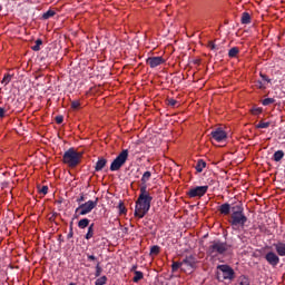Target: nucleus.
I'll use <instances>...</instances> for the list:
<instances>
[{"label": "nucleus", "instance_id": "nucleus-1", "mask_svg": "<svg viewBox=\"0 0 285 285\" xmlns=\"http://www.w3.org/2000/svg\"><path fill=\"white\" fill-rule=\"evenodd\" d=\"M150 204H153V196L148 191V186H140V194L136 200V207L134 215L138 217V219H144L146 215H148V210H150Z\"/></svg>", "mask_w": 285, "mask_h": 285}, {"label": "nucleus", "instance_id": "nucleus-2", "mask_svg": "<svg viewBox=\"0 0 285 285\" xmlns=\"http://www.w3.org/2000/svg\"><path fill=\"white\" fill-rule=\"evenodd\" d=\"M83 153L76 151L75 148H69L62 156V161L69 166V168H77L81 164Z\"/></svg>", "mask_w": 285, "mask_h": 285}, {"label": "nucleus", "instance_id": "nucleus-3", "mask_svg": "<svg viewBox=\"0 0 285 285\" xmlns=\"http://www.w3.org/2000/svg\"><path fill=\"white\" fill-rule=\"evenodd\" d=\"M228 252V244L222 240H214L207 248V255L209 257H219V255H226Z\"/></svg>", "mask_w": 285, "mask_h": 285}, {"label": "nucleus", "instance_id": "nucleus-4", "mask_svg": "<svg viewBox=\"0 0 285 285\" xmlns=\"http://www.w3.org/2000/svg\"><path fill=\"white\" fill-rule=\"evenodd\" d=\"M98 204H99V198H96L95 200H88L83 204H80L75 210L76 219H78V217H83V216L92 213V210H95V208H97Z\"/></svg>", "mask_w": 285, "mask_h": 285}, {"label": "nucleus", "instance_id": "nucleus-5", "mask_svg": "<svg viewBox=\"0 0 285 285\" xmlns=\"http://www.w3.org/2000/svg\"><path fill=\"white\" fill-rule=\"evenodd\" d=\"M216 275L219 282L235 279V269L229 265H218Z\"/></svg>", "mask_w": 285, "mask_h": 285}, {"label": "nucleus", "instance_id": "nucleus-6", "mask_svg": "<svg viewBox=\"0 0 285 285\" xmlns=\"http://www.w3.org/2000/svg\"><path fill=\"white\" fill-rule=\"evenodd\" d=\"M128 161V149H124L111 163L109 170L116 173L121 170V167Z\"/></svg>", "mask_w": 285, "mask_h": 285}, {"label": "nucleus", "instance_id": "nucleus-7", "mask_svg": "<svg viewBox=\"0 0 285 285\" xmlns=\"http://www.w3.org/2000/svg\"><path fill=\"white\" fill-rule=\"evenodd\" d=\"M246 222H248V217H246V214H244V212L240 214L230 215V226H242L244 228V226H246Z\"/></svg>", "mask_w": 285, "mask_h": 285}, {"label": "nucleus", "instance_id": "nucleus-8", "mask_svg": "<svg viewBox=\"0 0 285 285\" xmlns=\"http://www.w3.org/2000/svg\"><path fill=\"white\" fill-rule=\"evenodd\" d=\"M206 193H208V186H197V187H194V188H190L188 191H187V196L190 198V199H195V197H204V195H206Z\"/></svg>", "mask_w": 285, "mask_h": 285}, {"label": "nucleus", "instance_id": "nucleus-9", "mask_svg": "<svg viewBox=\"0 0 285 285\" xmlns=\"http://www.w3.org/2000/svg\"><path fill=\"white\" fill-rule=\"evenodd\" d=\"M212 138H214L215 141L218 144H222V141H226L228 139V134L224 131L222 128H216L210 132Z\"/></svg>", "mask_w": 285, "mask_h": 285}, {"label": "nucleus", "instance_id": "nucleus-10", "mask_svg": "<svg viewBox=\"0 0 285 285\" xmlns=\"http://www.w3.org/2000/svg\"><path fill=\"white\" fill-rule=\"evenodd\" d=\"M265 261L267 262V264H269V266H272L273 268H276L279 265V256L277 254H275V252H268L265 255Z\"/></svg>", "mask_w": 285, "mask_h": 285}, {"label": "nucleus", "instance_id": "nucleus-11", "mask_svg": "<svg viewBox=\"0 0 285 285\" xmlns=\"http://www.w3.org/2000/svg\"><path fill=\"white\" fill-rule=\"evenodd\" d=\"M183 268H189L190 271H193V268H195V266H197V258H195V256L189 255L186 256L183 261Z\"/></svg>", "mask_w": 285, "mask_h": 285}, {"label": "nucleus", "instance_id": "nucleus-12", "mask_svg": "<svg viewBox=\"0 0 285 285\" xmlns=\"http://www.w3.org/2000/svg\"><path fill=\"white\" fill-rule=\"evenodd\" d=\"M164 58L161 56H157V57H149L146 60V63L150 67V68H157V66H161V63H164Z\"/></svg>", "mask_w": 285, "mask_h": 285}, {"label": "nucleus", "instance_id": "nucleus-13", "mask_svg": "<svg viewBox=\"0 0 285 285\" xmlns=\"http://www.w3.org/2000/svg\"><path fill=\"white\" fill-rule=\"evenodd\" d=\"M230 213H232V215H239V214L244 213V204L239 200L232 203Z\"/></svg>", "mask_w": 285, "mask_h": 285}, {"label": "nucleus", "instance_id": "nucleus-14", "mask_svg": "<svg viewBox=\"0 0 285 285\" xmlns=\"http://www.w3.org/2000/svg\"><path fill=\"white\" fill-rule=\"evenodd\" d=\"M273 246L278 257H285V242L278 240L277 243H274Z\"/></svg>", "mask_w": 285, "mask_h": 285}, {"label": "nucleus", "instance_id": "nucleus-15", "mask_svg": "<svg viewBox=\"0 0 285 285\" xmlns=\"http://www.w3.org/2000/svg\"><path fill=\"white\" fill-rule=\"evenodd\" d=\"M108 164V160L104 157L98 158L96 166H95V170L96 173H101V170H104V168H106V165Z\"/></svg>", "mask_w": 285, "mask_h": 285}, {"label": "nucleus", "instance_id": "nucleus-16", "mask_svg": "<svg viewBox=\"0 0 285 285\" xmlns=\"http://www.w3.org/2000/svg\"><path fill=\"white\" fill-rule=\"evenodd\" d=\"M230 210H232V204H228V203H225L218 207V213H220V215H224L225 217L230 215Z\"/></svg>", "mask_w": 285, "mask_h": 285}, {"label": "nucleus", "instance_id": "nucleus-17", "mask_svg": "<svg viewBox=\"0 0 285 285\" xmlns=\"http://www.w3.org/2000/svg\"><path fill=\"white\" fill-rule=\"evenodd\" d=\"M95 237V224H90L88 226L87 234L85 235V239L90 240Z\"/></svg>", "mask_w": 285, "mask_h": 285}, {"label": "nucleus", "instance_id": "nucleus-18", "mask_svg": "<svg viewBox=\"0 0 285 285\" xmlns=\"http://www.w3.org/2000/svg\"><path fill=\"white\" fill-rule=\"evenodd\" d=\"M150 177H153V173H150V171H145V173L142 174L141 179H140L141 186H147L146 184H148V181H150Z\"/></svg>", "mask_w": 285, "mask_h": 285}, {"label": "nucleus", "instance_id": "nucleus-19", "mask_svg": "<svg viewBox=\"0 0 285 285\" xmlns=\"http://www.w3.org/2000/svg\"><path fill=\"white\" fill-rule=\"evenodd\" d=\"M90 226V219L88 218H82L78 222V228L83 230L85 228H88Z\"/></svg>", "mask_w": 285, "mask_h": 285}, {"label": "nucleus", "instance_id": "nucleus-20", "mask_svg": "<svg viewBox=\"0 0 285 285\" xmlns=\"http://www.w3.org/2000/svg\"><path fill=\"white\" fill-rule=\"evenodd\" d=\"M238 55H239V48L238 47H233L228 51L229 59H237Z\"/></svg>", "mask_w": 285, "mask_h": 285}, {"label": "nucleus", "instance_id": "nucleus-21", "mask_svg": "<svg viewBox=\"0 0 285 285\" xmlns=\"http://www.w3.org/2000/svg\"><path fill=\"white\" fill-rule=\"evenodd\" d=\"M240 23L248 26V23H250V13L244 12L240 18Z\"/></svg>", "mask_w": 285, "mask_h": 285}, {"label": "nucleus", "instance_id": "nucleus-22", "mask_svg": "<svg viewBox=\"0 0 285 285\" xmlns=\"http://www.w3.org/2000/svg\"><path fill=\"white\" fill-rule=\"evenodd\" d=\"M195 168L198 173H204V168H206V161H204V159H199Z\"/></svg>", "mask_w": 285, "mask_h": 285}, {"label": "nucleus", "instance_id": "nucleus-23", "mask_svg": "<svg viewBox=\"0 0 285 285\" xmlns=\"http://www.w3.org/2000/svg\"><path fill=\"white\" fill-rule=\"evenodd\" d=\"M274 161H281L284 159V150H277L273 155Z\"/></svg>", "mask_w": 285, "mask_h": 285}, {"label": "nucleus", "instance_id": "nucleus-24", "mask_svg": "<svg viewBox=\"0 0 285 285\" xmlns=\"http://www.w3.org/2000/svg\"><path fill=\"white\" fill-rule=\"evenodd\" d=\"M41 46H43V40L37 39L36 45L31 47V50H33V52H39V50H41Z\"/></svg>", "mask_w": 285, "mask_h": 285}, {"label": "nucleus", "instance_id": "nucleus-25", "mask_svg": "<svg viewBox=\"0 0 285 285\" xmlns=\"http://www.w3.org/2000/svg\"><path fill=\"white\" fill-rule=\"evenodd\" d=\"M236 285H250V281L246 276H239Z\"/></svg>", "mask_w": 285, "mask_h": 285}, {"label": "nucleus", "instance_id": "nucleus-26", "mask_svg": "<svg viewBox=\"0 0 285 285\" xmlns=\"http://www.w3.org/2000/svg\"><path fill=\"white\" fill-rule=\"evenodd\" d=\"M55 14H57V12H55V10L49 9L47 12L42 14V19L45 21H48V19H51V17H55Z\"/></svg>", "mask_w": 285, "mask_h": 285}, {"label": "nucleus", "instance_id": "nucleus-27", "mask_svg": "<svg viewBox=\"0 0 285 285\" xmlns=\"http://www.w3.org/2000/svg\"><path fill=\"white\" fill-rule=\"evenodd\" d=\"M140 279H144V273L139 271H135V276L132 278V282L137 284L138 282H140Z\"/></svg>", "mask_w": 285, "mask_h": 285}, {"label": "nucleus", "instance_id": "nucleus-28", "mask_svg": "<svg viewBox=\"0 0 285 285\" xmlns=\"http://www.w3.org/2000/svg\"><path fill=\"white\" fill-rule=\"evenodd\" d=\"M179 268L184 269V265L181 262H174L171 265V271L173 273H177L179 271Z\"/></svg>", "mask_w": 285, "mask_h": 285}, {"label": "nucleus", "instance_id": "nucleus-29", "mask_svg": "<svg viewBox=\"0 0 285 285\" xmlns=\"http://www.w3.org/2000/svg\"><path fill=\"white\" fill-rule=\"evenodd\" d=\"M161 250V247L159 245H154L150 247V255H158Z\"/></svg>", "mask_w": 285, "mask_h": 285}, {"label": "nucleus", "instance_id": "nucleus-30", "mask_svg": "<svg viewBox=\"0 0 285 285\" xmlns=\"http://www.w3.org/2000/svg\"><path fill=\"white\" fill-rule=\"evenodd\" d=\"M10 110V106L6 105L4 107H0V119H3L6 117V112Z\"/></svg>", "mask_w": 285, "mask_h": 285}, {"label": "nucleus", "instance_id": "nucleus-31", "mask_svg": "<svg viewBox=\"0 0 285 285\" xmlns=\"http://www.w3.org/2000/svg\"><path fill=\"white\" fill-rule=\"evenodd\" d=\"M118 210H119V215H126L127 209H126V206L124 205V202H120L118 204Z\"/></svg>", "mask_w": 285, "mask_h": 285}, {"label": "nucleus", "instance_id": "nucleus-32", "mask_svg": "<svg viewBox=\"0 0 285 285\" xmlns=\"http://www.w3.org/2000/svg\"><path fill=\"white\" fill-rule=\"evenodd\" d=\"M108 282V277L107 276H101L99 277L96 282L95 285H105Z\"/></svg>", "mask_w": 285, "mask_h": 285}, {"label": "nucleus", "instance_id": "nucleus-33", "mask_svg": "<svg viewBox=\"0 0 285 285\" xmlns=\"http://www.w3.org/2000/svg\"><path fill=\"white\" fill-rule=\"evenodd\" d=\"M10 81H12V76L10 73L4 75V77L2 79V83H4V86H8V83H10Z\"/></svg>", "mask_w": 285, "mask_h": 285}, {"label": "nucleus", "instance_id": "nucleus-34", "mask_svg": "<svg viewBox=\"0 0 285 285\" xmlns=\"http://www.w3.org/2000/svg\"><path fill=\"white\" fill-rule=\"evenodd\" d=\"M71 108L72 110H79V108H81V102L79 100L71 101Z\"/></svg>", "mask_w": 285, "mask_h": 285}, {"label": "nucleus", "instance_id": "nucleus-35", "mask_svg": "<svg viewBox=\"0 0 285 285\" xmlns=\"http://www.w3.org/2000/svg\"><path fill=\"white\" fill-rule=\"evenodd\" d=\"M262 104L264 106H271L272 104H275V98H265Z\"/></svg>", "mask_w": 285, "mask_h": 285}, {"label": "nucleus", "instance_id": "nucleus-36", "mask_svg": "<svg viewBox=\"0 0 285 285\" xmlns=\"http://www.w3.org/2000/svg\"><path fill=\"white\" fill-rule=\"evenodd\" d=\"M269 127H271V122L259 121V124L256 125L257 129L269 128Z\"/></svg>", "mask_w": 285, "mask_h": 285}, {"label": "nucleus", "instance_id": "nucleus-37", "mask_svg": "<svg viewBox=\"0 0 285 285\" xmlns=\"http://www.w3.org/2000/svg\"><path fill=\"white\" fill-rule=\"evenodd\" d=\"M102 271H104V269L101 268V266L99 265V263H97L95 276H96V277H101Z\"/></svg>", "mask_w": 285, "mask_h": 285}, {"label": "nucleus", "instance_id": "nucleus-38", "mask_svg": "<svg viewBox=\"0 0 285 285\" xmlns=\"http://www.w3.org/2000/svg\"><path fill=\"white\" fill-rule=\"evenodd\" d=\"M207 48H210L212 50H219V46L215 45L214 41H209Z\"/></svg>", "mask_w": 285, "mask_h": 285}, {"label": "nucleus", "instance_id": "nucleus-39", "mask_svg": "<svg viewBox=\"0 0 285 285\" xmlns=\"http://www.w3.org/2000/svg\"><path fill=\"white\" fill-rule=\"evenodd\" d=\"M262 108L261 107H254L250 112L252 115H262Z\"/></svg>", "mask_w": 285, "mask_h": 285}, {"label": "nucleus", "instance_id": "nucleus-40", "mask_svg": "<svg viewBox=\"0 0 285 285\" xmlns=\"http://www.w3.org/2000/svg\"><path fill=\"white\" fill-rule=\"evenodd\" d=\"M168 106H171V108H175L177 106V100L169 98L168 100Z\"/></svg>", "mask_w": 285, "mask_h": 285}, {"label": "nucleus", "instance_id": "nucleus-41", "mask_svg": "<svg viewBox=\"0 0 285 285\" xmlns=\"http://www.w3.org/2000/svg\"><path fill=\"white\" fill-rule=\"evenodd\" d=\"M39 193H41V195H48V186H42Z\"/></svg>", "mask_w": 285, "mask_h": 285}, {"label": "nucleus", "instance_id": "nucleus-42", "mask_svg": "<svg viewBox=\"0 0 285 285\" xmlns=\"http://www.w3.org/2000/svg\"><path fill=\"white\" fill-rule=\"evenodd\" d=\"M256 86H257V88H259L261 90H264V88H266V87L264 86V82H262V80L256 81Z\"/></svg>", "mask_w": 285, "mask_h": 285}, {"label": "nucleus", "instance_id": "nucleus-43", "mask_svg": "<svg viewBox=\"0 0 285 285\" xmlns=\"http://www.w3.org/2000/svg\"><path fill=\"white\" fill-rule=\"evenodd\" d=\"M261 78L263 79V81H267V83H271V79L268 78V76L261 72Z\"/></svg>", "mask_w": 285, "mask_h": 285}, {"label": "nucleus", "instance_id": "nucleus-44", "mask_svg": "<svg viewBox=\"0 0 285 285\" xmlns=\"http://www.w3.org/2000/svg\"><path fill=\"white\" fill-rule=\"evenodd\" d=\"M56 124H59V125L63 124V116H57Z\"/></svg>", "mask_w": 285, "mask_h": 285}, {"label": "nucleus", "instance_id": "nucleus-45", "mask_svg": "<svg viewBox=\"0 0 285 285\" xmlns=\"http://www.w3.org/2000/svg\"><path fill=\"white\" fill-rule=\"evenodd\" d=\"M73 235H75V232H72V226H70V230H69V233L67 235V238L68 239H72Z\"/></svg>", "mask_w": 285, "mask_h": 285}, {"label": "nucleus", "instance_id": "nucleus-46", "mask_svg": "<svg viewBox=\"0 0 285 285\" xmlns=\"http://www.w3.org/2000/svg\"><path fill=\"white\" fill-rule=\"evenodd\" d=\"M81 202H86V196H83V194H81L80 197L77 198L78 204H81Z\"/></svg>", "mask_w": 285, "mask_h": 285}, {"label": "nucleus", "instance_id": "nucleus-47", "mask_svg": "<svg viewBox=\"0 0 285 285\" xmlns=\"http://www.w3.org/2000/svg\"><path fill=\"white\" fill-rule=\"evenodd\" d=\"M87 259L89 262H95V259H97V257L95 255H87Z\"/></svg>", "mask_w": 285, "mask_h": 285}, {"label": "nucleus", "instance_id": "nucleus-48", "mask_svg": "<svg viewBox=\"0 0 285 285\" xmlns=\"http://www.w3.org/2000/svg\"><path fill=\"white\" fill-rule=\"evenodd\" d=\"M137 271V265H134L132 267H131V272H136Z\"/></svg>", "mask_w": 285, "mask_h": 285}, {"label": "nucleus", "instance_id": "nucleus-49", "mask_svg": "<svg viewBox=\"0 0 285 285\" xmlns=\"http://www.w3.org/2000/svg\"><path fill=\"white\" fill-rule=\"evenodd\" d=\"M3 10V7L0 4V12Z\"/></svg>", "mask_w": 285, "mask_h": 285}]
</instances>
